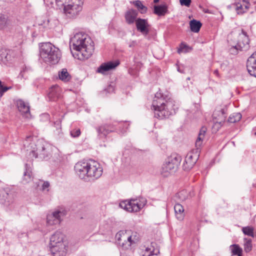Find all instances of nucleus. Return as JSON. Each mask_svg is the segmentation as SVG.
<instances>
[{
	"mask_svg": "<svg viewBox=\"0 0 256 256\" xmlns=\"http://www.w3.org/2000/svg\"><path fill=\"white\" fill-rule=\"evenodd\" d=\"M135 22L137 30L144 36H147L149 33V24L147 20L138 18L136 20Z\"/></svg>",
	"mask_w": 256,
	"mask_h": 256,
	"instance_id": "nucleus-15",
	"label": "nucleus"
},
{
	"mask_svg": "<svg viewBox=\"0 0 256 256\" xmlns=\"http://www.w3.org/2000/svg\"><path fill=\"white\" fill-rule=\"evenodd\" d=\"M203 12H204V13H207V14H208L210 13L209 12V10H208V9H204L202 10Z\"/></svg>",
	"mask_w": 256,
	"mask_h": 256,
	"instance_id": "nucleus-56",
	"label": "nucleus"
},
{
	"mask_svg": "<svg viewBox=\"0 0 256 256\" xmlns=\"http://www.w3.org/2000/svg\"><path fill=\"white\" fill-rule=\"evenodd\" d=\"M252 240H247L244 244V250L246 252H249L252 250Z\"/></svg>",
	"mask_w": 256,
	"mask_h": 256,
	"instance_id": "nucleus-42",
	"label": "nucleus"
},
{
	"mask_svg": "<svg viewBox=\"0 0 256 256\" xmlns=\"http://www.w3.org/2000/svg\"><path fill=\"white\" fill-rule=\"evenodd\" d=\"M160 253L159 248L155 242H152L150 245L146 248L142 256L158 255Z\"/></svg>",
	"mask_w": 256,
	"mask_h": 256,
	"instance_id": "nucleus-21",
	"label": "nucleus"
},
{
	"mask_svg": "<svg viewBox=\"0 0 256 256\" xmlns=\"http://www.w3.org/2000/svg\"><path fill=\"white\" fill-rule=\"evenodd\" d=\"M49 22H50L49 20H47L46 22L44 21V24H44V26H48Z\"/></svg>",
	"mask_w": 256,
	"mask_h": 256,
	"instance_id": "nucleus-54",
	"label": "nucleus"
},
{
	"mask_svg": "<svg viewBox=\"0 0 256 256\" xmlns=\"http://www.w3.org/2000/svg\"><path fill=\"white\" fill-rule=\"evenodd\" d=\"M31 70V68H28V67H26V66H25L24 68H22V70H21L20 74V75L24 78V74L26 72H28L29 71H30Z\"/></svg>",
	"mask_w": 256,
	"mask_h": 256,
	"instance_id": "nucleus-47",
	"label": "nucleus"
},
{
	"mask_svg": "<svg viewBox=\"0 0 256 256\" xmlns=\"http://www.w3.org/2000/svg\"><path fill=\"white\" fill-rule=\"evenodd\" d=\"M182 157L177 154H172L165 160L162 166L160 174L164 177H168L174 173L178 169Z\"/></svg>",
	"mask_w": 256,
	"mask_h": 256,
	"instance_id": "nucleus-8",
	"label": "nucleus"
},
{
	"mask_svg": "<svg viewBox=\"0 0 256 256\" xmlns=\"http://www.w3.org/2000/svg\"><path fill=\"white\" fill-rule=\"evenodd\" d=\"M190 26L192 32H198L202 27V24L200 21L194 19L190 21Z\"/></svg>",
	"mask_w": 256,
	"mask_h": 256,
	"instance_id": "nucleus-27",
	"label": "nucleus"
},
{
	"mask_svg": "<svg viewBox=\"0 0 256 256\" xmlns=\"http://www.w3.org/2000/svg\"><path fill=\"white\" fill-rule=\"evenodd\" d=\"M218 114L219 116L218 119L222 120L224 118V120L225 121L226 118V112L224 109H222L220 111L215 112L213 114V117L214 118H216V115Z\"/></svg>",
	"mask_w": 256,
	"mask_h": 256,
	"instance_id": "nucleus-39",
	"label": "nucleus"
},
{
	"mask_svg": "<svg viewBox=\"0 0 256 256\" xmlns=\"http://www.w3.org/2000/svg\"><path fill=\"white\" fill-rule=\"evenodd\" d=\"M128 200H122L120 202L118 206L119 208L126 210V211H128Z\"/></svg>",
	"mask_w": 256,
	"mask_h": 256,
	"instance_id": "nucleus-41",
	"label": "nucleus"
},
{
	"mask_svg": "<svg viewBox=\"0 0 256 256\" xmlns=\"http://www.w3.org/2000/svg\"><path fill=\"white\" fill-rule=\"evenodd\" d=\"M44 2H46V1L47 2H50V3H52V2L50 0H44Z\"/></svg>",
	"mask_w": 256,
	"mask_h": 256,
	"instance_id": "nucleus-57",
	"label": "nucleus"
},
{
	"mask_svg": "<svg viewBox=\"0 0 256 256\" xmlns=\"http://www.w3.org/2000/svg\"><path fill=\"white\" fill-rule=\"evenodd\" d=\"M58 6H64V10L66 16L72 18L78 14L82 10V0H55Z\"/></svg>",
	"mask_w": 256,
	"mask_h": 256,
	"instance_id": "nucleus-7",
	"label": "nucleus"
},
{
	"mask_svg": "<svg viewBox=\"0 0 256 256\" xmlns=\"http://www.w3.org/2000/svg\"><path fill=\"white\" fill-rule=\"evenodd\" d=\"M58 77L60 80L65 82H68L71 79V76L66 68H62L58 72Z\"/></svg>",
	"mask_w": 256,
	"mask_h": 256,
	"instance_id": "nucleus-28",
	"label": "nucleus"
},
{
	"mask_svg": "<svg viewBox=\"0 0 256 256\" xmlns=\"http://www.w3.org/2000/svg\"><path fill=\"white\" fill-rule=\"evenodd\" d=\"M154 116L160 120L168 118L176 113L178 108L175 102L168 95L160 92L155 94L152 104Z\"/></svg>",
	"mask_w": 256,
	"mask_h": 256,
	"instance_id": "nucleus-1",
	"label": "nucleus"
},
{
	"mask_svg": "<svg viewBox=\"0 0 256 256\" xmlns=\"http://www.w3.org/2000/svg\"><path fill=\"white\" fill-rule=\"evenodd\" d=\"M159 2V0H154V3H157V2Z\"/></svg>",
	"mask_w": 256,
	"mask_h": 256,
	"instance_id": "nucleus-58",
	"label": "nucleus"
},
{
	"mask_svg": "<svg viewBox=\"0 0 256 256\" xmlns=\"http://www.w3.org/2000/svg\"><path fill=\"white\" fill-rule=\"evenodd\" d=\"M40 58L46 63L56 64L60 58L59 49L50 42L42 44L40 48Z\"/></svg>",
	"mask_w": 256,
	"mask_h": 256,
	"instance_id": "nucleus-6",
	"label": "nucleus"
},
{
	"mask_svg": "<svg viewBox=\"0 0 256 256\" xmlns=\"http://www.w3.org/2000/svg\"><path fill=\"white\" fill-rule=\"evenodd\" d=\"M192 0H180V2L182 6H184L188 7L190 5Z\"/></svg>",
	"mask_w": 256,
	"mask_h": 256,
	"instance_id": "nucleus-45",
	"label": "nucleus"
},
{
	"mask_svg": "<svg viewBox=\"0 0 256 256\" xmlns=\"http://www.w3.org/2000/svg\"><path fill=\"white\" fill-rule=\"evenodd\" d=\"M50 186V184L48 182H45L43 183L42 185V190H46V188H48Z\"/></svg>",
	"mask_w": 256,
	"mask_h": 256,
	"instance_id": "nucleus-50",
	"label": "nucleus"
},
{
	"mask_svg": "<svg viewBox=\"0 0 256 256\" xmlns=\"http://www.w3.org/2000/svg\"><path fill=\"white\" fill-rule=\"evenodd\" d=\"M250 6L248 0H242L235 4V10L238 14H242L248 9Z\"/></svg>",
	"mask_w": 256,
	"mask_h": 256,
	"instance_id": "nucleus-22",
	"label": "nucleus"
},
{
	"mask_svg": "<svg viewBox=\"0 0 256 256\" xmlns=\"http://www.w3.org/2000/svg\"><path fill=\"white\" fill-rule=\"evenodd\" d=\"M250 39L246 32L242 30L238 36V42L236 44H232L230 49V54H236L238 51L246 50L248 49Z\"/></svg>",
	"mask_w": 256,
	"mask_h": 256,
	"instance_id": "nucleus-9",
	"label": "nucleus"
},
{
	"mask_svg": "<svg viewBox=\"0 0 256 256\" xmlns=\"http://www.w3.org/2000/svg\"><path fill=\"white\" fill-rule=\"evenodd\" d=\"M146 202V199L143 198L136 200H129V212H139L144 206Z\"/></svg>",
	"mask_w": 256,
	"mask_h": 256,
	"instance_id": "nucleus-12",
	"label": "nucleus"
},
{
	"mask_svg": "<svg viewBox=\"0 0 256 256\" xmlns=\"http://www.w3.org/2000/svg\"><path fill=\"white\" fill-rule=\"evenodd\" d=\"M114 90V86L111 84L109 85L105 90L104 91L107 93L113 92Z\"/></svg>",
	"mask_w": 256,
	"mask_h": 256,
	"instance_id": "nucleus-46",
	"label": "nucleus"
},
{
	"mask_svg": "<svg viewBox=\"0 0 256 256\" xmlns=\"http://www.w3.org/2000/svg\"><path fill=\"white\" fill-rule=\"evenodd\" d=\"M25 171L24 174V180L26 181V182H28L31 179V170L30 166L28 164H26L24 166Z\"/></svg>",
	"mask_w": 256,
	"mask_h": 256,
	"instance_id": "nucleus-32",
	"label": "nucleus"
},
{
	"mask_svg": "<svg viewBox=\"0 0 256 256\" xmlns=\"http://www.w3.org/2000/svg\"><path fill=\"white\" fill-rule=\"evenodd\" d=\"M4 198V204L6 206L8 207L10 210H12L14 209L16 204L14 203V196L12 192H4L2 194Z\"/></svg>",
	"mask_w": 256,
	"mask_h": 256,
	"instance_id": "nucleus-19",
	"label": "nucleus"
},
{
	"mask_svg": "<svg viewBox=\"0 0 256 256\" xmlns=\"http://www.w3.org/2000/svg\"><path fill=\"white\" fill-rule=\"evenodd\" d=\"M174 210L176 218L178 220H183L184 216V208L183 206L177 203L174 205Z\"/></svg>",
	"mask_w": 256,
	"mask_h": 256,
	"instance_id": "nucleus-23",
	"label": "nucleus"
},
{
	"mask_svg": "<svg viewBox=\"0 0 256 256\" xmlns=\"http://www.w3.org/2000/svg\"><path fill=\"white\" fill-rule=\"evenodd\" d=\"M224 122V118H222V120H220L217 118L216 119L214 118V124L212 128L213 130H218L220 128Z\"/></svg>",
	"mask_w": 256,
	"mask_h": 256,
	"instance_id": "nucleus-36",
	"label": "nucleus"
},
{
	"mask_svg": "<svg viewBox=\"0 0 256 256\" xmlns=\"http://www.w3.org/2000/svg\"><path fill=\"white\" fill-rule=\"evenodd\" d=\"M16 106L18 110L26 118H28L30 116V106L28 104L22 100H18L16 101Z\"/></svg>",
	"mask_w": 256,
	"mask_h": 256,
	"instance_id": "nucleus-20",
	"label": "nucleus"
},
{
	"mask_svg": "<svg viewBox=\"0 0 256 256\" xmlns=\"http://www.w3.org/2000/svg\"><path fill=\"white\" fill-rule=\"evenodd\" d=\"M177 70H178V71L180 73H184V72L183 70H182L180 68V67L179 66H178Z\"/></svg>",
	"mask_w": 256,
	"mask_h": 256,
	"instance_id": "nucleus-55",
	"label": "nucleus"
},
{
	"mask_svg": "<svg viewBox=\"0 0 256 256\" xmlns=\"http://www.w3.org/2000/svg\"><path fill=\"white\" fill-rule=\"evenodd\" d=\"M80 133V130L79 128H74L70 131V135L74 138L79 136Z\"/></svg>",
	"mask_w": 256,
	"mask_h": 256,
	"instance_id": "nucleus-44",
	"label": "nucleus"
},
{
	"mask_svg": "<svg viewBox=\"0 0 256 256\" xmlns=\"http://www.w3.org/2000/svg\"><path fill=\"white\" fill-rule=\"evenodd\" d=\"M116 240L117 244L120 250L121 256H124V251L128 248V234L126 230H120L116 235Z\"/></svg>",
	"mask_w": 256,
	"mask_h": 256,
	"instance_id": "nucleus-10",
	"label": "nucleus"
},
{
	"mask_svg": "<svg viewBox=\"0 0 256 256\" xmlns=\"http://www.w3.org/2000/svg\"><path fill=\"white\" fill-rule=\"evenodd\" d=\"M128 126V124L126 121L122 122L118 124L117 128H116L120 133L124 134L126 132Z\"/></svg>",
	"mask_w": 256,
	"mask_h": 256,
	"instance_id": "nucleus-33",
	"label": "nucleus"
},
{
	"mask_svg": "<svg viewBox=\"0 0 256 256\" xmlns=\"http://www.w3.org/2000/svg\"><path fill=\"white\" fill-rule=\"evenodd\" d=\"M140 240V236L137 232H132L131 235L129 236V242L130 246L137 244Z\"/></svg>",
	"mask_w": 256,
	"mask_h": 256,
	"instance_id": "nucleus-31",
	"label": "nucleus"
},
{
	"mask_svg": "<svg viewBox=\"0 0 256 256\" xmlns=\"http://www.w3.org/2000/svg\"><path fill=\"white\" fill-rule=\"evenodd\" d=\"M60 88L57 85L52 86L50 89L48 94L49 100L56 102L60 98Z\"/></svg>",
	"mask_w": 256,
	"mask_h": 256,
	"instance_id": "nucleus-18",
	"label": "nucleus"
},
{
	"mask_svg": "<svg viewBox=\"0 0 256 256\" xmlns=\"http://www.w3.org/2000/svg\"><path fill=\"white\" fill-rule=\"evenodd\" d=\"M68 243L60 244L50 247V252L53 256H66L68 251Z\"/></svg>",
	"mask_w": 256,
	"mask_h": 256,
	"instance_id": "nucleus-16",
	"label": "nucleus"
},
{
	"mask_svg": "<svg viewBox=\"0 0 256 256\" xmlns=\"http://www.w3.org/2000/svg\"><path fill=\"white\" fill-rule=\"evenodd\" d=\"M77 176L86 181L94 180L98 178L102 174L100 164L92 160L78 162L74 166Z\"/></svg>",
	"mask_w": 256,
	"mask_h": 256,
	"instance_id": "nucleus-2",
	"label": "nucleus"
},
{
	"mask_svg": "<svg viewBox=\"0 0 256 256\" xmlns=\"http://www.w3.org/2000/svg\"><path fill=\"white\" fill-rule=\"evenodd\" d=\"M10 22L7 16L0 14V30H4L9 27Z\"/></svg>",
	"mask_w": 256,
	"mask_h": 256,
	"instance_id": "nucleus-26",
	"label": "nucleus"
},
{
	"mask_svg": "<svg viewBox=\"0 0 256 256\" xmlns=\"http://www.w3.org/2000/svg\"><path fill=\"white\" fill-rule=\"evenodd\" d=\"M246 68L248 73L256 78V51L248 59Z\"/></svg>",
	"mask_w": 256,
	"mask_h": 256,
	"instance_id": "nucleus-17",
	"label": "nucleus"
},
{
	"mask_svg": "<svg viewBox=\"0 0 256 256\" xmlns=\"http://www.w3.org/2000/svg\"><path fill=\"white\" fill-rule=\"evenodd\" d=\"M122 162L124 164H126L127 162V154L126 152L123 154L122 158Z\"/></svg>",
	"mask_w": 256,
	"mask_h": 256,
	"instance_id": "nucleus-49",
	"label": "nucleus"
},
{
	"mask_svg": "<svg viewBox=\"0 0 256 256\" xmlns=\"http://www.w3.org/2000/svg\"><path fill=\"white\" fill-rule=\"evenodd\" d=\"M254 134L255 136H256V132H254Z\"/></svg>",
	"mask_w": 256,
	"mask_h": 256,
	"instance_id": "nucleus-59",
	"label": "nucleus"
},
{
	"mask_svg": "<svg viewBox=\"0 0 256 256\" xmlns=\"http://www.w3.org/2000/svg\"><path fill=\"white\" fill-rule=\"evenodd\" d=\"M66 214L64 210H57L52 214H48L46 217V224L48 226L58 224L61 221L62 217Z\"/></svg>",
	"mask_w": 256,
	"mask_h": 256,
	"instance_id": "nucleus-11",
	"label": "nucleus"
},
{
	"mask_svg": "<svg viewBox=\"0 0 256 256\" xmlns=\"http://www.w3.org/2000/svg\"><path fill=\"white\" fill-rule=\"evenodd\" d=\"M61 120H58L54 122V126L57 130H60L61 128Z\"/></svg>",
	"mask_w": 256,
	"mask_h": 256,
	"instance_id": "nucleus-48",
	"label": "nucleus"
},
{
	"mask_svg": "<svg viewBox=\"0 0 256 256\" xmlns=\"http://www.w3.org/2000/svg\"><path fill=\"white\" fill-rule=\"evenodd\" d=\"M130 4H134L138 10L142 14H145L147 11V8L143 5L142 2L137 0L132 2H130Z\"/></svg>",
	"mask_w": 256,
	"mask_h": 256,
	"instance_id": "nucleus-30",
	"label": "nucleus"
},
{
	"mask_svg": "<svg viewBox=\"0 0 256 256\" xmlns=\"http://www.w3.org/2000/svg\"><path fill=\"white\" fill-rule=\"evenodd\" d=\"M11 86H6L2 84V81L0 80V94L2 96V94L6 92L8 90L10 89Z\"/></svg>",
	"mask_w": 256,
	"mask_h": 256,
	"instance_id": "nucleus-43",
	"label": "nucleus"
},
{
	"mask_svg": "<svg viewBox=\"0 0 256 256\" xmlns=\"http://www.w3.org/2000/svg\"><path fill=\"white\" fill-rule=\"evenodd\" d=\"M128 73H129V74H130V70H129Z\"/></svg>",
	"mask_w": 256,
	"mask_h": 256,
	"instance_id": "nucleus-61",
	"label": "nucleus"
},
{
	"mask_svg": "<svg viewBox=\"0 0 256 256\" xmlns=\"http://www.w3.org/2000/svg\"><path fill=\"white\" fill-rule=\"evenodd\" d=\"M187 46L186 44H181L180 48L178 50V53H180L182 50L184 48H186Z\"/></svg>",
	"mask_w": 256,
	"mask_h": 256,
	"instance_id": "nucleus-51",
	"label": "nucleus"
},
{
	"mask_svg": "<svg viewBox=\"0 0 256 256\" xmlns=\"http://www.w3.org/2000/svg\"><path fill=\"white\" fill-rule=\"evenodd\" d=\"M254 228L252 226H245L242 228V231L245 235L253 236H254Z\"/></svg>",
	"mask_w": 256,
	"mask_h": 256,
	"instance_id": "nucleus-38",
	"label": "nucleus"
},
{
	"mask_svg": "<svg viewBox=\"0 0 256 256\" xmlns=\"http://www.w3.org/2000/svg\"><path fill=\"white\" fill-rule=\"evenodd\" d=\"M4 60L7 62H10L12 60V58L16 56L14 51L12 50H8L6 51V54H4Z\"/></svg>",
	"mask_w": 256,
	"mask_h": 256,
	"instance_id": "nucleus-37",
	"label": "nucleus"
},
{
	"mask_svg": "<svg viewBox=\"0 0 256 256\" xmlns=\"http://www.w3.org/2000/svg\"><path fill=\"white\" fill-rule=\"evenodd\" d=\"M113 130L110 128L109 126L106 125L101 126L97 130L98 136L101 138H105L110 132H112Z\"/></svg>",
	"mask_w": 256,
	"mask_h": 256,
	"instance_id": "nucleus-25",
	"label": "nucleus"
},
{
	"mask_svg": "<svg viewBox=\"0 0 256 256\" xmlns=\"http://www.w3.org/2000/svg\"><path fill=\"white\" fill-rule=\"evenodd\" d=\"M70 46L71 48L78 52V55L80 54L84 58L90 57L94 50V42L84 32L76 33L70 38Z\"/></svg>",
	"mask_w": 256,
	"mask_h": 256,
	"instance_id": "nucleus-3",
	"label": "nucleus"
},
{
	"mask_svg": "<svg viewBox=\"0 0 256 256\" xmlns=\"http://www.w3.org/2000/svg\"><path fill=\"white\" fill-rule=\"evenodd\" d=\"M125 18L126 22H128V11L126 12L125 13Z\"/></svg>",
	"mask_w": 256,
	"mask_h": 256,
	"instance_id": "nucleus-53",
	"label": "nucleus"
},
{
	"mask_svg": "<svg viewBox=\"0 0 256 256\" xmlns=\"http://www.w3.org/2000/svg\"><path fill=\"white\" fill-rule=\"evenodd\" d=\"M230 248L232 255L241 256L242 249L238 244H232L230 246Z\"/></svg>",
	"mask_w": 256,
	"mask_h": 256,
	"instance_id": "nucleus-35",
	"label": "nucleus"
},
{
	"mask_svg": "<svg viewBox=\"0 0 256 256\" xmlns=\"http://www.w3.org/2000/svg\"><path fill=\"white\" fill-rule=\"evenodd\" d=\"M168 8L166 5L155 6L154 13L159 16H164L167 12Z\"/></svg>",
	"mask_w": 256,
	"mask_h": 256,
	"instance_id": "nucleus-29",
	"label": "nucleus"
},
{
	"mask_svg": "<svg viewBox=\"0 0 256 256\" xmlns=\"http://www.w3.org/2000/svg\"><path fill=\"white\" fill-rule=\"evenodd\" d=\"M214 74L217 76L218 77H220V74L218 73V70H216L214 72Z\"/></svg>",
	"mask_w": 256,
	"mask_h": 256,
	"instance_id": "nucleus-52",
	"label": "nucleus"
},
{
	"mask_svg": "<svg viewBox=\"0 0 256 256\" xmlns=\"http://www.w3.org/2000/svg\"><path fill=\"white\" fill-rule=\"evenodd\" d=\"M242 118V114L240 112H236L232 114L228 118V121L230 123L238 122Z\"/></svg>",
	"mask_w": 256,
	"mask_h": 256,
	"instance_id": "nucleus-34",
	"label": "nucleus"
},
{
	"mask_svg": "<svg viewBox=\"0 0 256 256\" xmlns=\"http://www.w3.org/2000/svg\"><path fill=\"white\" fill-rule=\"evenodd\" d=\"M206 130L207 128L205 126H202L200 130L195 143L196 148L188 152L185 157L182 164V168L184 170L188 171L190 170L198 160L200 148L202 144V142L205 137Z\"/></svg>",
	"mask_w": 256,
	"mask_h": 256,
	"instance_id": "nucleus-5",
	"label": "nucleus"
},
{
	"mask_svg": "<svg viewBox=\"0 0 256 256\" xmlns=\"http://www.w3.org/2000/svg\"><path fill=\"white\" fill-rule=\"evenodd\" d=\"M199 7L202 8V6H200Z\"/></svg>",
	"mask_w": 256,
	"mask_h": 256,
	"instance_id": "nucleus-60",
	"label": "nucleus"
},
{
	"mask_svg": "<svg viewBox=\"0 0 256 256\" xmlns=\"http://www.w3.org/2000/svg\"><path fill=\"white\" fill-rule=\"evenodd\" d=\"M119 64L120 62L118 60L110 61L103 63L98 68L96 72L104 74L107 72L114 69Z\"/></svg>",
	"mask_w": 256,
	"mask_h": 256,
	"instance_id": "nucleus-14",
	"label": "nucleus"
},
{
	"mask_svg": "<svg viewBox=\"0 0 256 256\" xmlns=\"http://www.w3.org/2000/svg\"><path fill=\"white\" fill-rule=\"evenodd\" d=\"M191 193L186 190H182L176 195V200L179 201H184L189 197H192Z\"/></svg>",
	"mask_w": 256,
	"mask_h": 256,
	"instance_id": "nucleus-24",
	"label": "nucleus"
},
{
	"mask_svg": "<svg viewBox=\"0 0 256 256\" xmlns=\"http://www.w3.org/2000/svg\"><path fill=\"white\" fill-rule=\"evenodd\" d=\"M23 144L30 155L35 158L44 160L51 155V146L49 144L42 140H38L35 143L31 136L26 138Z\"/></svg>",
	"mask_w": 256,
	"mask_h": 256,
	"instance_id": "nucleus-4",
	"label": "nucleus"
},
{
	"mask_svg": "<svg viewBox=\"0 0 256 256\" xmlns=\"http://www.w3.org/2000/svg\"><path fill=\"white\" fill-rule=\"evenodd\" d=\"M138 12L136 10H129V24L134 22L136 18Z\"/></svg>",
	"mask_w": 256,
	"mask_h": 256,
	"instance_id": "nucleus-40",
	"label": "nucleus"
},
{
	"mask_svg": "<svg viewBox=\"0 0 256 256\" xmlns=\"http://www.w3.org/2000/svg\"><path fill=\"white\" fill-rule=\"evenodd\" d=\"M67 243H68V242L64 240V234L60 231L56 232L50 238V248Z\"/></svg>",
	"mask_w": 256,
	"mask_h": 256,
	"instance_id": "nucleus-13",
	"label": "nucleus"
}]
</instances>
